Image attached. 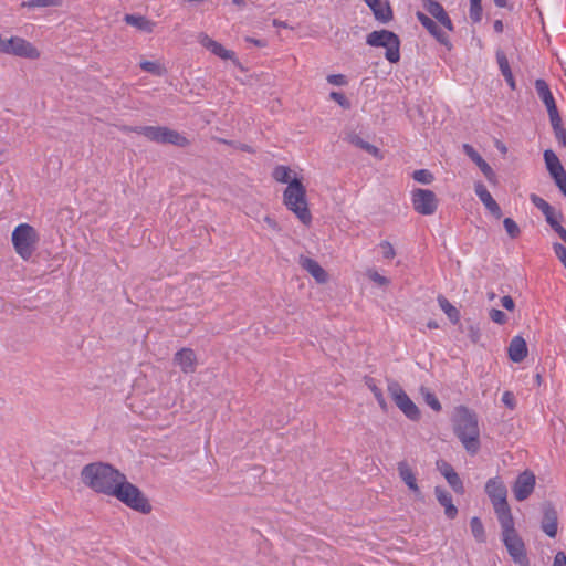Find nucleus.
<instances>
[{"label": "nucleus", "instance_id": "1", "mask_svg": "<svg viewBox=\"0 0 566 566\" xmlns=\"http://www.w3.org/2000/svg\"><path fill=\"white\" fill-rule=\"evenodd\" d=\"M124 473L105 462H93L81 470L82 482L96 493L112 496Z\"/></svg>", "mask_w": 566, "mask_h": 566}, {"label": "nucleus", "instance_id": "2", "mask_svg": "<svg viewBox=\"0 0 566 566\" xmlns=\"http://www.w3.org/2000/svg\"><path fill=\"white\" fill-rule=\"evenodd\" d=\"M452 422L453 431L467 452L476 454L481 443L479 420L475 412L464 406H459L454 410Z\"/></svg>", "mask_w": 566, "mask_h": 566}, {"label": "nucleus", "instance_id": "3", "mask_svg": "<svg viewBox=\"0 0 566 566\" xmlns=\"http://www.w3.org/2000/svg\"><path fill=\"white\" fill-rule=\"evenodd\" d=\"M282 201L285 208L291 211L301 223L308 227L313 217L310 210L306 187L303 179H294L283 190Z\"/></svg>", "mask_w": 566, "mask_h": 566}, {"label": "nucleus", "instance_id": "4", "mask_svg": "<svg viewBox=\"0 0 566 566\" xmlns=\"http://www.w3.org/2000/svg\"><path fill=\"white\" fill-rule=\"evenodd\" d=\"M112 496L134 511L140 512L143 514H148L151 512V505L148 499L136 485L127 481L125 474L120 479Z\"/></svg>", "mask_w": 566, "mask_h": 566}, {"label": "nucleus", "instance_id": "5", "mask_svg": "<svg viewBox=\"0 0 566 566\" xmlns=\"http://www.w3.org/2000/svg\"><path fill=\"white\" fill-rule=\"evenodd\" d=\"M11 240L17 254L28 261L36 249L39 234L32 226L20 223L12 231Z\"/></svg>", "mask_w": 566, "mask_h": 566}, {"label": "nucleus", "instance_id": "6", "mask_svg": "<svg viewBox=\"0 0 566 566\" xmlns=\"http://www.w3.org/2000/svg\"><path fill=\"white\" fill-rule=\"evenodd\" d=\"M485 493L493 505L499 522L513 517L506 500L507 489L499 476L492 478L486 482Z\"/></svg>", "mask_w": 566, "mask_h": 566}, {"label": "nucleus", "instance_id": "7", "mask_svg": "<svg viewBox=\"0 0 566 566\" xmlns=\"http://www.w3.org/2000/svg\"><path fill=\"white\" fill-rule=\"evenodd\" d=\"M502 528L503 543L512 559L521 565L526 563V549L524 542L514 527V518H506L499 522Z\"/></svg>", "mask_w": 566, "mask_h": 566}, {"label": "nucleus", "instance_id": "8", "mask_svg": "<svg viewBox=\"0 0 566 566\" xmlns=\"http://www.w3.org/2000/svg\"><path fill=\"white\" fill-rule=\"evenodd\" d=\"M366 43L375 48H385V57L390 63H397L400 60V40L398 35L391 31H373L367 35Z\"/></svg>", "mask_w": 566, "mask_h": 566}, {"label": "nucleus", "instance_id": "9", "mask_svg": "<svg viewBox=\"0 0 566 566\" xmlns=\"http://www.w3.org/2000/svg\"><path fill=\"white\" fill-rule=\"evenodd\" d=\"M134 133L158 144H171L179 147L189 145L188 139L178 132L161 126H136Z\"/></svg>", "mask_w": 566, "mask_h": 566}, {"label": "nucleus", "instance_id": "10", "mask_svg": "<svg viewBox=\"0 0 566 566\" xmlns=\"http://www.w3.org/2000/svg\"><path fill=\"white\" fill-rule=\"evenodd\" d=\"M0 53L14 55L29 60L40 57V51L31 42L20 36L0 40Z\"/></svg>", "mask_w": 566, "mask_h": 566}, {"label": "nucleus", "instance_id": "11", "mask_svg": "<svg viewBox=\"0 0 566 566\" xmlns=\"http://www.w3.org/2000/svg\"><path fill=\"white\" fill-rule=\"evenodd\" d=\"M388 392L397 407L405 413L407 418L410 420H418L420 418V411L418 407L397 381L390 380L388 382Z\"/></svg>", "mask_w": 566, "mask_h": 566}, {"label": "nucleus", "instance_id": "12", "mask_svg": "<svg viewBox=\"0 0 566 566\" xmlns=\"http://www.w3.org/2000/svg\"><path fill=\"white\" fill-rule=\"evenodd\" d=\"M411 202L415 211L422 216H432L439 203L433 191L422 188H417L411 192Z\"/></svg>", "mask_w": 566, "mask_h": 566}, {"label": "nucleus", "instance_id": "13", "mask_svg": "<svg viewBox=\"0 0 566 566\" xmlns=\"http://www.w3.org/2000/svg\"><path fill=\"white\" fill-rule=\"evenodd\" d=\"M535 90L538 97L546 106L551 124L558 126L559 113L548 84L545 80L538 78L535 81Z\"/></svg>", "mask_w": 566, "mask_h": 566}, {"label": "nucleus", "instance_id": "14", "mask_svg": "<svg viewBox=\"0 0 566 566\" xmlns=\"http://www.w3.org/2000/svg\"><path fill=\"white\" fill-rule=\"evenodd\" d=\"M535 482L536 479L533 472L528 470L522 472L513 485L515 499L520 502L526 500L533 493Z\"/></svg>", "mask_w": 566, "mask_h": 566}, {"label": "nucleus", "instance_id": "15", "mask_svg": "<svg viewBox=\"0 0 566 566\" xmlns=\"http://www.w3.org/2000/svg\"><path fill=\"white\" fill-rule=\"evenodd\" d=\"M542 512L543 518L541 522V528L547 536L554 538L558 532L557 511L551 503H545L542 506Z\"/></svg>", "mask_w": 566, "mask_h": 566}, {"label": "nucleus", "instance_id": "16", "mask_svg": "<svg viewBox=\"0 0 566 566\" xmlns=\"http://www.w3.org/2000/svg\"><path fill=\"white\" fill-rule=\"evenodd\" d=\"M416 17L418 21L429 31V33L434 36V39L442 45H444L448 50L451 49V42L449 40V36L446 32H443L438 24L429 18L427 14H424L421 11H418L416 13Z\"/></svg>", "mask_w": 566, "mask_h": 566}, {"label": "nucleus", "instance_id": "17", "mask_svg": "<svg viewBox=\"0 0 566 566\" xmlns=\"http://www.w3.org/2000/svg\"><path fill=\"white\" fill-rule=\"evenodd\" d=\"M398 473L400 479L405 482L408 489L415 494L417 499H422L421 490L417 483V476L407 461L398 463Z\"/></svg>", "mask_w": 566, "mask_h": 566}, {"label": "nucleus", "instance_id": "18", "mask_svg": "<svg viewBox=\"0 0 566 566\" xmlns=\"http://www.w3.org/2000/svg\"><path fill=\"white\" fill-rule=\"evenodd\" d=\"M423 8L448 31H453V23L450 17L438 1L423 0Z\"/></svg>", "mask_w": 566, "mask_h": 566}, {"label": "nucleus", "instance_id": "19", "mask_svg": "<svg viewBox=\"0 0 566 566\" xmlns=\"http://www.w3.org/2000/svg\"><path fill=\"white\" fill-rule=\"evenodd\" d=\"M474 191L490 213H492L496 219H500L502 217V210L486 187L480 181L475 182Z\"/></svg>", "mask_w": 566, "mask_h": 566}, {"label": "nucleus", "instance_id": "20", "mask_svg": "<svg viewBox=\"0 0 566 566\" xmlns=\"http://www.w3.org/2000/svg\"><path fill=\"white\" fill-rule=\"evenodd\" d=\"M174 361L185 374H192L197 367V356L191 348H181L175 354Z\"/></svg>", "mask_w": 566, "mask_h": 566}, {"label": "nucleus", "instance_id": "21", "mask_svg": "<svg viewBox=\"0 0 566 566\" xmlns=\"http://www.w3.org/2000/svg\"><path fill=\"white\" fill-rule=\"evenodd\" d=\"M437 467L440 471V473L446 478L449 485L453 489V491L458 494L464 493V486L463 483L458 475V473L454 471L451 464H449L446 461H438Z\"/></svg>", "mask_w": 566, "mask_h": 566}, {"label": "nucleus", "instance_id": "22", "mask_svg": "<svg viewBox=\"0 0 566 566\" xmlns=\"http://www.w3.org/2000/svg\"><path fill=\"white\" fill-rule=\"evenodd\" d=\"M300 265L307 271L314 280L319 283L324 284L328 280L327 272L319 265L317 261L314 259H311L308 256L301 255L300 256Z\"/></svg>", "mask_w": 566, "mask_h": 566}, {"label": "nucleus", "instance_id": "23", "mask_svg": "<svg viewBox=\"0 0 566 566\" xmlns=\"http://www.w3.org/2000/svg\"><path fill=\"white\" fill-rule=\"evenodd\" d=\"M509 357L513 363L523 361L528 354L527 345L522 336H514L507 348Z\"/></svg>", "mask_w": 566, "mask_h": 566}, {"label": "nucleus", "instance_id": "24", "mask_svg": "<svg viewBox=\"0 0 566 566\" xmlns=\"http://www.w3.org/2000/svg\"><path fill=\"white\" fill-rule=\"evenodd\" d=\"M436 497L441 506L444 509V514L448 518L453 520L458 515V509L452 502L451 494L442 486L434 488Z\"/></svg>", "mask_w": 566, "mask_h": 566}, {"label": "nucleus", "instance_id": "25", "mask_svg": "<svg viewBox=\"0 0 566 566\" xmlns=\"http://www.w3.org/2000/svg\"><path fill=\"white\" fill-rule=\"evenodd\" d=\"M371 9L375 18L380 22H388L392 19V10L388 1L384 0H364Z\"/></svg>", "mask_w": 566, "mask_h": 566}, {"label": "nucleus", "instance_id": "26", "mask_svg": "<svg viewBox=\"0 0 566 566\" xmlns=\"http://www.w3.org/2000/svg\"><path fill=\"white\" fill-rule=\"evenodd\" d=\"M464 153L471 158L473 163L480 168L489 181H494L495 174L491 166L481 157V155L470 145H463Z\"/></svg>", "mask_w": 566, "mask_h": 566}, {"label": "nucleus", "instance_id": "27", "mask_svg": "<svg viewBox=\"0 0 566 566\" xmlns=\"http://www.w3.org/2000/svg\"><path fill=\"white\" fill-rule=\"evenodd\" d=\"M271 175L276 182L286 184V186H289L294 179H303L296 171L285 165H276Z\"/></svg>", "mask_w": 566, "mask_h": 566}, {"label": "nucleus", "instance_id": "28", "mask_svg": "<svg viewBox=\"0 0 566 566\" xmlns=\"http://www.w3.org/2000/svg\"><path fill=\"white\" fill-rule=\"evenodd\" d=\"M125 22L138 30L150 33L154 31L155 22L148 20L143 15L126 14L124 18Z\"/></svg>", "mask_w": 566, "mask_h": 566}, {"label": "nucleus", "instance_id": "29", "mask_svg": "<svg viewBox=\"0 0 566 566\" xmlns=\"http://www.w3.org/2000/svg\"><path fill=\"white\" fill-rule=\"evenodd\" d=\"M346 139L348 143L355 145L356 147L364 149L365 151L369 153L374 157H376L378 159L382 158V155H381L379 148L365 142L357 134H349Z\"/></svg>", "mask_w": 566, "mask_h": 566}, {"label": "nucleus", "instance_id": "30", "mask_svg": "<svg viewBox=\"0 0 566 566\" xmlns=\"http://www.w3.org/2000/svg\"><path fill=\"white\" fill-rule=\"evenodd\" d=\"M544 160L546 164V168L549 171L552 177L558 175L559 172L565 171L557 155L553 150L547 149L544 151Z\"/></svg>", "mask_w": 566, "mask_h": 566}, {"label": "nucleus", "instance_id": "31", "mask_svg": "<svg viewBox=\"0 0 566 566\" xmlns=\"http://www.w3.org/2000/svg\"><path fill=\"white\" fill-rule=\"evenodd\" d=\"M438 304L440 308L443 311V313L448 316V318L453 323L457 324L460 321V312L459 310L453 306L444 296H438Z\"/></svg>", "mask_w": 566, "mask_h": 566}, {"label": "nucleus", "instance_id": "32", "mask_svg": "<svg viewBox=\"0 0 566 566\" xmlns=\"http://www.w3.org/2000/svg\"><path fill=\"white\" fill-rule=\"evenodd\" d=\"M365 384H366L367 388L374 394V397L377 400L380 408L382 410H385L387 407V403H386V400H385L381 389L376 385L375 380L371 377H366Z\"/></svg>", "mask_w": 566, "mask_h": 566}, {"label": "nucleus", "instance_id": "33", "mask_svg": "<svg viewBox=\"0 0 566 566\" xmlns=\"http://www.w3.org/2000/svg\"><path fill=\"white\" fill-rule=\"evenodd\" d=\"M470 527L472 535L478 542L485 541V532L481 520L476 516L472 517L470 521Z\"/></svg>", "mask_w": 566, "mask_h": 566}, {"label": "nucleus", "instance_id": "34", "mask_svg": "<svg viewBox=\"0 0 566 566\" xmlns=\"http://www.w3.org/2000/svg\"><path fill=\"white\" fill-rule=\"evenodd\" d=\"M140 69L145 72L151 73L154 75L161 76L166 73L165 67L156 62V61H143L140 62Z\"/></svg>", "mask_w": 566, "mask_h": 566}, {"label": "nucleus", "instance_id": "35", "mask_svg": "<svg viewBox=\"0 0 566 566\" xmlns=\"http://www.w3.org/2000/svg\"><path fill=\"white\" fill-rule=\"evenodd\" d=\"M482 0H470L469 17L472 22L478 23L482 20Z\"/></svg>", "mask_w": 566, "mask_h": 566}, {"label": "nucleus", "instance_id": "36", "mask_svg": "<svg viewBox=\"0 0 566 566\" xmlns=\"http://www.w3.org/2000/svg\"><path fill=\"white\" fill-rule=\"evenodd\" d=\"M503 226H504L505 231L510 238L515 239L520 235V233H521L520 227L513 219L505 218L503 220Z\"/></svg>", "mask_w": 566, "mask_h": 566}, {"label": "nucleus", "instance_id": "37", "mask_svg": "<svg viewBox=\"0 0 566 566\" xmlns=\"http://www.w3.org/2000/svg\"><path fill=\"white\" fill-rule=\"evenodd\" d=\"M211 53L219 56L222 60H233L234 52L224 49L219 42H216L214 46L210 50Z\"/></svg>", "mask_w": 566, "mask_h": 566}, {"label": "nucleus", "instance_id": "38", "mask_svg": "<svg viewBox=\"0 0 566 566\" xmlns=\"http://www.w3.org/2000/svg\"><path fill=\"white\" fill-rule=\"evenodd\" d=\"M62 3L61 0H30L22 3V7H57Z\"/></svg>", "mask_w": 566, "mask_h": 566}, {"label": "nucleus", "instance_id": "39", "mask_svg": "<svg viewBox=\"0 0 566 566\" xmlns=\"http://www.w3.org/2000/svg\"><path fill=\"white\" fill-rule=\"evenodd\" d=\"M412 177L416 181L424 185L431 184L433 181L432 174L427 169H419L413 171Z\"/></svg>", "mask_w": 566, "mask_h": 566}, {"label": "nucleus", "instance_id": "40", "mask_svg": "<svg viewBox=\"0 0 566 566\" xmlns=\"http://www.w3.org/2000/svg\"><path fill=\"white\" fill-rule=\"evenodd\" d=\"M530 199L532 203L542 211L543 214L549 212V210L553 209V207L546 200L538 197L537 195H531Z\"/></svg>", "mask_w": 566, "mask_h": 566}, {"label": "nucleus", "instance_id": "41", "mask_svg": "<svg viewBox=\"0 0 566 566\" xmlns=\"http://www.w3.org/2000/svg\"><path fill=\"white\" fill-rule=\"evenodd\" d=\"M366 274L374 283H376L379 286H386L389 284V280L386 276L379 274L374 269L367 270Z\"/></svg>", "mask_w": 566, "mask_h": 566}, {"label": "nucleus", "instance_id": "42", "mask_svg": "<svg viewBox=\"0 0 566 566\" xmlns=\"http://www.w3.org/2000/svg\"><path fill=\"white\" fill-rule=\"evenodd\" d=\"M379 248L381 250L382 256L387 260H391L396 255V251L392 244L388 241H382L379 243Z\"/></svg>", "mask_w": 566, "mask_h": 566}, {"label": "nucleus", "instance_id": "43", "mask_svg": "<svg viewBox=\"0 0 566 566\" xmlns=\"http://www.w3.org/2000/svg\"><path fill=\"white\" fill-rule=\"evenodd\" d=\"M545 219L547 223L554 229L560 224V220L563 218L562 213H556L554 208L549 210V212L545 213Z\"/></svg>", "mask_w": 566, "mask_h": 566}, {"label": "nucleus", "instance_id": "44", "mask_svg": "<svg viewBox=\"0 0 566 566\" xmlns=\"http://www.w3.org/2000/svg\"><path fill=\"white\" fill-rule=\"evenodd\" d=\"M551 125L558 142L566 147V128H563L562 126V117L559 116L558 126H555L554 124Z\"/></svg>", "mask_w": 566, "mask_h": 566}, {"label": "nucleus", "instance_id": "45", "mask_svg": "<svg viewBox=\"0 0 566 566\" xmlns=\"http://www.w3.org/2000/svg\"><path fill=\"white\" fill-rule=\"evenodd\" d=\"M490 315V318L496 323V324H505L506 321H507V317L506 315L501 311V310H497V308H492L489 313Z\"/></svg>", "mask_w": 566, "mask_h": 566}, {"label": "nucleus", "instance_id": "46", "mask_svg": "<svg viewBox=\"0 0 566 566\" xmlns=\"http://www.w3.org/2000/svg\"><path fill=\"white\" fill-rule=\"evenodd\" d=\"M331 99L335 101L338 105H340L343 108H349L350 103L346 98V96L343 93L339 92H332L329 94Z\"/></svg>", "mask_w": 566, "mask_h": 566}, {"label": "nucleus", "instance_id": "47", "mask_svg": "<svg viewBox=\"0 0 566 566\" xmlns=\"http://www.w3.org/2000/svg\"><path fill=\"white\" fill-rule=\"evenodd\" d=\"M327 82L332 85L345 86L347 84V78L343 74H331L327 76Z\"/></svg>", "mask_w": 566, "mask_h": 566}, {"label": "nucleus", "instance_id": "48", "mask_svg": "<svg viewBox=\"0 0 566 566\" xmlns=\"http://www.w3.org/2000/svg\"><path fill=\"white\" fill-rule=\"evenodd\" d=\"M497 62H499L500 70L502 72L503 76L511 78V69H510L506 57L503 54L497 55Z\"/></svg>", "mask_w": 566, "mask_h": 566}, {"label": "nucleus", "instance_id": "49", "mask_svg": "<svg viewBox=\"0 0 566 566\" xmlns=\"http://www.w3.org/2000/svg\"><path fill=\"white\" fill-rule=\"evenodd\" d=\"M552 178L554 179L562 193L566 197V171L559 172Z\"/></svg>", "mask_w": 566, "mask_h": 566}, {"label": "nucleus", "instance_id": "50", "mask_svg": "<svg viewBox=\"0 0 566 566\" xmlns=\"http://www.w3.org/2000/svg\"><path fill=\"white\" fill-rule=\"evenodd\" d=\"M502 402L511 410H513L516 407L515 396L511 391L503 392Z\"/></svg>", "mask_w": 566, "mask_h": 566}, {"label": "nucleus", "instance_id": "51", "mask_svg": "<svg viewBox=\"0 0 566 566\" xmlns=\"http://www.w3.org/2000/svg\"><path fill=\"white\" fill-rule=\"evenodd\" d=\"M198 42L203 46L206 48L207 50H211L216 42L214 40H212L210 36H208L207 34L205 33H200L199 36H198Z\"/></svg>", "mask_w": 566, "mask_h": 566}, {"label": "nucleus", "instance_id": "52", "mask_svg": "<svg viewBox=\"0 0 566 566\" xmlns=\"http://www.w3.org/2000/svg\"><path fill=\"white\" fill-rule=\"evenodd\" d=\"M426 399V402L436 411H440L441 410V403L440 401L438 400V398L433 395V394H430L428 392L424 397Z\"/></svg>", "mask_w": 566, "mask_h": 566}, {"label": "nucleus", "instance_id": "53", "mask_svg": "<svg viewBox=\"0 0 566 566\" xmlns=\"http://www.w3.org/2000/svg\"><path fill=\"white\" fill-rule=\"evenodd\" d=\"M553 250L560 262L566 259V248L562 243H554Z\"/></svg>", "mask_w": 566, "mask_h": 566}, {"label": "nucleus", "instance_id": "54", "mask_svg": "<svg viewBox=\"0 0 566 566\" xmlns=\"http://www.w3.org/2000/svg\"><path fill=\"white\" fill-rule=\"evenodd\" d=\"M501 304L507 311H513L515 307L513 298L509 295H505L501 298Z\"/></svg>", "mask_w": 566, "mask_h": 566}, {"label": "nucleus", "instance_id": "55", "mask_svg": "<svg viewBox=\"0 0 566 566\" xmlns=\"http://www.w3.org/2000/svg\"><path fill=\"white\" fill-rule=\"evenodd\" d=\"M553 566H566V555L564 552H558L555 555Z\"/></svg>", "mask_w": 566, "mask_h": 566}, {"label": "nucleus", "instance_id": "56", "mask_svg": "<svg viewBox=\"0 0 566 566\" xmlns=\"http://www.w3.org/2000/svg\"><path fill=\"white\" fill-rule=\"evenodd\" d=\"M264 222H265L270 228H272L273 230H275V231H279V230H280L277 222H276L273 218H271V217L266 216V217H264Z\"/></svg>", "mask_w": 566, "mask_h": 566}, {"label": "nucleus", "instance_id": "57", "mask_svg": "<svg viewBox=\"0 0 566 566\" xmlns=\"http://www.w3.org/2000/svg\"><path fill=\"white\" fill-rule=\"evenodd\" d=\"M555 232L560 237V239L566 243V229L559 224L554 228Z\"/></svg>", "mask_w": 566, "mask_h": 566}, {"label": "nucleus", "instance_id": "58", "mask_svg": "<svg viewBox=\"0 0 566 566\" xmlns=\"http://www.w3.org/2000/svg\"><path fill=\"white\" fill-rule=\"evenodd\" d=\"M555 232L560 237V239L566 243V229L559 224L554 228Z\"/></svg>", "mask_w": 566, "mask_h": 566}, {"label": "nucleus", "instance_id": "59", "mask_svg": "<svg viewBox=\"0 0 566 566\" xmlns=\"http://www.w3.org/2000/svg\"><path fill=\"white\" fill-rule=\"evenodd\" d=\"M493 28L496 33H502L504 29L503 22L501 20H495L493 23Z\"/></svg>", "mask_w": 566, "mask_h": 566}, {"label": "nucleus", "instance_id": "60", "mask_svg": "<svg viewBox=\"0 0 566 566\" xmlns=\"http://www.w3.org/2000/svg\"><path fill=\"white\" fill-rule=\"evenodd\" d=\"M495 6L499 8H507V0H493Z\"/></svg>", "mask_w": 566, "mask_h": 566}, {"label": "nucleus", "instance_id": "61", "mask_svg": "<svg viewBox=\"0 0 566 566\" xmlns=\"http://www.w3.org/2000/svg\"><path fill=\"white\" fill-rule=\"evenodd\" d=\"M231 1L237 7H244L245 6V0H231Z\"/></svg>", "mask_w": 566, "mask_h": 566}, {"label": "nucleus", "instance_id": "62", "mask_svg": "<svg viewBox=\"0 0 566 566\" xmlns=\"http://www.w3.org/2000/svg\"><path fill=\"white\" fill-rule=\"evenodd\" d=\"M134 128H135V127H130V126H122V127H120V130H122L123 133H130V132H134Z\"/></svg>", "mask_w": 566, "mask_h": 566}, {"label": "nucleus", "instance_id": "63", "mask_svg": "<svg viewBox=\"0 0 566 566\" xmlns=\"http://www.w3.org/2000/svg\"><path fill=\"white\" fill-rule=\"evenodd\" d=\"M506 82L509 83V85L514 88L515 87V82H514V78H513V75L511 74V78L510 77H505Z\"/></svg>", "mask_w": 566, "mask_h": 566}, {"label": "nucleus", "instance_id": "64", "mask_svg": "<svg viewBox=\"0 0 566 566\" xmlns=\"http://www.w3.org/2000/svg\"><path fill=\"white\" fill-rule=\"evenodd\" d=\"M273 24H274L275 27L286 28V23H285V22H282V21H279V20H274V21H273Z\"/></svg>", "mask_w": 566, "mask_h": 566}]
</instances>
